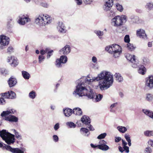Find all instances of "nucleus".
Segmentation results:
<instances>
[{"mask_svg":"<svg viewBox=\"0 0 153 153\" xmlns=\"http://www.w3.org/2000/svg\"><path fill=\"white\" fill-rule=\"evenodd\" d=\"M102 80L100 82L99 86L101 90H104L109 88L113 82V75L111 73L106 71H103L98 74L96 77H94L92 79H88L84 76L82 77L76 82L78 84L76 86V89L73 94L76 96L78 95L79 97L85 96L87 97L88 99L94 98V93L93 90L89 88V91L85 86V83H89L94 81Z\"/></svg>","mask_w":153,"mask_h":153,"instance_id":"f257e3e1","label":"nucleus"},{"mask_svg":"<svg viewBox=\"0 0 153 153\" xmlns=\"http://www.w3.org/2000/svg\"><path fill=\"white\" fill-rule=\"evenodd\" d=\"M52 21L51 18L48 15L44 16V15H39L35 20V22L39 26L45 25L47 24H50Z\"/></svg>","mask_w":153,"mask_h":153,"instance_id":"f03ea898","label":"nucleus"},{"mask_svg":"<svg viewBox=\"0 0 153 153\" xmlns=\"http://www.w3.org/2000/svg\"><path fill=\"white\" fill-rule=\"evenodd\" d=\"M127 21V16L124 15L116 16L112 19V22L114 23V25L115 27L120 26Z\"/></svg>","mask_w":153,"mask_h":153,"instance_id":"7ed1b4c3","label":"nucleus"},{"mask_svg":"<svg viewBox=\"0 0 153 153\" xmlns=\"http://www.w3.org/2000/svg\"><path fill=\"white\" fill-rule=\"evenodd\" d=\"M113 5V0H105V4L103 7L105 11H108L107 13L108 16L112 17L115 15V13L114 12L110 10Z\"/></svg>","mask_w":153,"mask_h":153,"instance_id":"20e7f679","label":"nucleus"},{"mask_svg":"<svg viewBox=\"0 0 153 153\" xmlns=\"http://www.w3.org/2000/svg\"><path fill=\"white\" fill-rule=\"evenodd\" d=\"M81 121L83 124L89 126L88 127L90 131H94L95 130L94 128L91 124V120L88 116L85 115H83L81 117Z\"/></svg>","mask_w":153,"mask_h":153,"instance_id":"39448f33","label":"nucleus"},{"mask_svg":"<svg viewBox=\"0 0 153 153\" xmlns=\"http://www.w3.org/2000/svg\"><path fill=\"white\" fill-rule=\"evenodd\" d=\"M68 61V58L65 55H62L59 58L57 59L55 62V65L58 68H61L62 66V64H65Z\"/></svg>","mask_w":153,"mask_h":153,"instance_id":"423d86ee","label":"nucleus"},{"mask_svg":"<svg viewBox=\"0 0 153 153\" xmlns=\"http://www.w3.org/2000/svg\"><path fill=\"white\" fill-rule=\"evenodd\" d=\"M145 88L149 89H153V75H151L146 78Z\"/></svg>","mask_w":153,"mask_h":153,"instance_id":"0eeeda50","label":"nucleus"},{"mask_svg":"<svg viewBox=\"0 0 153 153\" xmlns=\"http://www.w3.org/2000/svg\"><path fill=\"white\" fill-rule=\"evenodd\" d=\"M99 143L98 149L103 151H106L109 149V147L106 145L107 142L104 140H100Z\"/></svg>","mask_w":153,"mask_h":153,"instance_id":"6e6552de","label":"nucleus"},{"mask_svg":"<svg viewBox=\"0 0 153 153\" xmlns=\"http://www.w3.org/2000/svg\"><path fill=\"white\" fill-rule=\"evenodd\" d=\"M126 59L129 61L131 62L132 63H134L132 65V67L136 68L137 67V64L138 63V61H137L135 59V56L133 55L132 56L129 54H127L126 56Z\"/></svg>","mask_w":153,"mask_h":153,"instance_id":"1a4fd4ad","label":"nucleus"},{"mask_svg":"<svg viewBox=\"0 0 153 153\" xmlns=\"http://www.w3.org/2000/svg\"><path fill=\"white\" fill-rule=\"evenodd\" d=\"M122 141L123 147L120 146L118 147L119 151L121 153H123L125 151V152L127 153H128L129 151V148L128 147L126 146V145L127 144V143L123 139H122Z\"/></svg>","mask_w":153,"mask_h":153,"instance_id":"9d476101","label":"nucleus"},{"mask_svg":"<svg viewBox=\"0 0 153 153\" xmlns=\"http://www.w3.org/2000/svg\"><path fill=\"white\" fill-rule=\"evenodd\" d=\"M19 17L18 22L21 25H24L25 23L30 21V19L28 17L24 15H21L19 16Z\"/></svg>","mask_w":153,"mask_h":153,"instance_id":"9b49d317","label":"nucleus"},{"mask_svg":"<svg viewBox=\"0 0 153 153\" xmlns=\"http://www.w3.org/2000/svg\"><path fill=\"white\" fill-rule=\"evenodd\" d=\"M71 51V48L70 46L67 45L59 51V53L60 54L67 55Z\"/></svg>","mask_w":153,"mask_h":153,"instance_id":"f8f14e48","label":"nucleus"},{"mask_svg":"<svg viewBox=\"0 0 153 153\" xmlns=\"http://www.w3.org/2000/svg\"><path fill=\"white\" fill-rule=\"evenodd\" d=\"M4 117H5L4 118H3V119L11 123H16L18 121V117L12 114H10L8 116H7Z\"/></svg>","mask_w":153,"mask_h":153,"instance_id":"ddd939ff","label":"nucleus"},{"mask_svg":"<svg viewBox=\"0 0 153 153\" xmlns=\"http://www.w3.org/2000/svg\"><path fill=\"white\" fill-rule=\"evenodd\" d=\"M0 148H2L3 150L6 149L13 153L15 151L16 149L14 148H12L10 146L3 143L2 142H0Z\"/></svg>","mask_w":153,"mask_h":153,"instance_id":"4468645a","label":"nucleus"},{"mask_svg":"<svg viewBox=\"0 0 153 153\" xmlns=\"http://www.w3.org/2000/svg\"><path fill=\"white\" fill-rule=\"evenodd\" d=\"M7 61L8 62L12 61V62L10 64L12 66L14 67L17 66L19 63L17 61V58L14 56L8 57Z\"/></svg>","mask_w":153,"mask_h":153,"instance_id":"2eb2a0df","label":"nucleus"},{"mask_svg":"<svg viewBox=\"0 0 153 153\" xmlns=\"http://www.w3.org/2000/svg\"><path fill=\"white\" fill-rule=\"evenodd\" d=\"M136 35L138 37L140 38H146L147 37L145 30L142 29H139L137 30Z\"/></svg>","mask_w":153,"mask_h":153,"instance_id":"dca6fc26","label":"nucleus"},{"mask_svg":"<svg viewBox=\"0 0 153 153\" xmlns=\"http://www.w3.org/2000/svg\"><path fill=\"white\" fill-rule=\"evenodd\" d=\"M57 29L59 32L62 33H64L66 32V27L62 22H59Z\"/></svg>","mask_w":153,"mask_h":153,"instance_id":"f3484780","label":"nucleus"},{"mask_svg":"<svg viewBox=\"0 0 153 153\" xmlns=\"http://www.w3.org/2000/svg\"><path fill=\"white\" fill-rule=\"evenodd\" d=\"M10 39H0V49H3L5 48V46L7 45L9 43Z\"/></svg>","mask_w":153,"mask_h":153,"instance_id":"a211bd4d","label":"nucleus"},{"mask_svg":"<svg viewBox=\"0 0 153 153\" xmlns=\"http://www.w3.org/2000/svg\"><path fill=\"white\" fill-rule=\"evenodd\" d=\"M94 98L91 99L93 101L95 102H98L100 101L103 97V95L101 94H98L94 92Z\"/></svg>","mask_w":153,"mask_h":153,"instance_id":"6ab92c4d","label":"nucleus"},{"mask_svg":"<svg viewBox=\"0 0 153 153\" xmlns=\"http://www.w3.org/2000/svg\"><path fill=\"white\" fill-rule=\"evenodd\" d=\"M10 87L14 86L17 83V80L15 78L10 77L7 81Z\"/></svg>","mask_w":153,"mask_h":153,"instance_id":"aec40b11","label":"nucleus"},{"mask_svg":"<svg viewBox=\"0 0 153 153\" xmlns=\"http://www.w3.org/2000/svg\"><path fill=\"white\" fill-rule=\"evenodd\" d=\"M16 112V111L14 109H11L9 110H7L3 111L1 114V116L2 117H5L8 115H10V114H14Z\"/></svg>","mask_w":153,"mask_h":153,"instance_id":"412c9836","label":"nucleus"},{"mask_svg":"<svg viewBox=\"0 0 153 153\" xmlns=\"http://www.w3.org/2000/svg\"><path fill=\"white\" fill-rule=\"evenodd\" d=\"M63 113L67 117H69L73 113V110L69 108H66L63 109Z\"/></svg>","mask_w":153,"mask_h":153,"instance_id":"4be33fe9","label":"nucleus"},{"mask_svg":"<svg viewBox=\"0 0 153 153\" xmlns=\"http://www.w3.org/2000/svg\"><path fill=\"white\" fill-rule=\"evenodd\" d=\"M73 113L76 115L81 116L82 115V109L80 108L76 107L73 109Z\"/></svg>","mask_w":153,"mask_h":153,"instance_id":"5701e85b","label":"nucleus"},{"mask_svg":"<svg viewBox=\"0 0 153 153\" xmlns=\"http://www.w3.org/2000/svg\"><path fill=\"white\" fill-rule=\"evenodd\" d=\"M13 137L12 138H9L5 139V142L8 145H10L13 144L15 141V139L14 138V135L11 134Z\"/></svg>","mask_w":153,"mask_h":153,"instance_id":"b1692460","label":"nucleus"},{"mask_svg":"<svg viewBox=\"0 0 153 153\" xmlns=\"http://www.w3.org/2000/svg\"><path fill=\"white\" fill-rule=\"evenodd\" d=\"M111 49L112 51H122V49L121 47L118 45L114 44L112 45Z\"/></svg>","mask_w":153,"mask_h":153,"instance_id":"393cba45","label":"nucleus"},{"mask_svg":"<svg viewBox=\"0 0 153 153\" xmlns=\"http://www.w3.org/2000/svg\"><path fill=\"white\" fill-rule=\"evenodd\" d=\"M142 111L146 115L153 119V111L145 109H143Z\"/></svg>","mask_w":153,"mask_h":153,"instance_id":"a878e982","label":"nucleus"},{"mask_svg":"<svg viewBox=\"0 0 153 153\" xmlns=\"http://www.w3.org/2000/svg\"><path fill=\"white\" fill-rule=\"evenodd\" d=\"M8 134H11L6 130L3 129L1 131H0V136L3 140H4L3 137H7Z\"/></svg>","mask_w":153,"mask_h":153,"instance_id":"bb28decb","label":"nucleus"},{"mask_svg":"<svg viewBox=\"0 0 153 153\" xmlns=\"http://www.w3.org/2000/svg\"><path fill=\"white\" fill-rule=\"evenodd\" d=\"M146 71V69L143 65H141L139 67L138 70V72L142 75H144Z\"/></svg>","mask_w":153,"mask_h":153,"instance_id":"cd10ccee","label":"nucleus"},{"mask_svg":"<svg viewBox=\"0 0 153 153\" xmlns=\"http://www.w3.org/2000/svg\"><path fill=\"white\" fill-rule=\"evenodd\" d=\"M114 76L118 82H121L123 81V78L121 76V74L119 73H115Z\"/></svg>","mask_w":153,"mask_h":153,"instance_id":"c85d7f7f","label":"nucleus"},{"mask_svg":"<svg viewBox=\"0 0 153 153\" xmlns=\"http://www.w3.org/2000/svg\"><path fill=\"white\" fill-rule=\"evenodd\" d=\"M22 73L23 77L25 79H28L30 77V75L26 71H23Z\"/></svg>","mask_w":153,"mask_h":153,"instance_id":"c756f323","label":"nucleus"},{"mask_svg":"<svg viewBox=\"0 0 153 153\" xmlns=\"http://www.w3.org/2000/svg\"><path fill=\"white\" fill-rule=\"evenodd\" d=\"M80 131L85 133V136L87 137H88L90 134V132L89 131L88 129L87 128L84 127L80 129Z\"/></svg>","mask_w":153,"mask_h":153,"instance_id":"7c9ffc66","label":"nucleus"},{"mask_svg":"<svg viewBox=\"0 0 153 153\" xmlns=\"http://www.w3.org/2000/svg\"><path fill=\"white\" fill-rule=\"evenodd\" d=\"M117 128L119 132L121 133H124L127 130V128L124 126H119L117 127Z\"/></svg>","mask_w":153,"mask_h":153,"instance_id":"2f4dec72","label":"nucleus"},{"mask_svg":"<svg viewBox=\"0 0 153 153\" xmlns=\"http://www.w3.org/2000/svg\"><path fill=\"white\" fill-rule=\"evenodd\" d=\"M143 64L146 66H148L150 64L149 59L146 57H144L143 59Z\"/></svg>","mask_w":153,"mask_h":153,"instance_id":"473e14b6","label":"nucleus"},{"mask_svg":"<svg viewBox=\"0 0 153 153\" xmlns=\"http://www.w3.org/2000/svg\"><path fill=\"white\" fill-rule=\"evenodd\" d=\"M9 91L4 93H2L0 94V95L1 97L6 99L9 98Z\"/></svg>","mask_w":153,"mask_h":153,"instance_id":"72a5a7b5","label":"nucleus"},{"mask_svg":"<svg viewBox=\"0 0 153 153\" xmlns=\"http://www.w3.org/2000/svg\"><path fill=\"white\" fill-rule=\"evenodd\" d=\"M66 125L70 128H74L76 126V125L72 122H68L66 123Z\"/></svg>","mask_w":153,"mask_h":153,"instance_id":"f704fd0d","label":"nucleus"},{"mask_svg":"<svg viewBox=\"0 0 153 153\" xmlns=\"http://www.w3.org/2000/svg\"><path fill=\"white\" fill-rule=\"evenodd\" d=\"M9 99H14L16 97V95L15 93L13 91H9Z\"/></svg>","mask_w":153,"mask_h":153,"instance_id":"c9c22d12","label":"nucleus"},{"mask_svg":"<svg viewBox=\"0 0 153 153\" xmlns=\"http://www.w3.org/2000/svg\"><path fill=\"white\" fill-rule=\"evenodd\" d=\"M144 134L146 136L150 137L153 136V131L146 130L144 132Z\"/></svg>","mask_w":153,"mask_h":153,"instance_id":"e433bc0d","label":"nucleus"},{"mask_svg":"<svg viewBox=\"0 0 153 153\" xmlns=\"http://www.w3.org/2000/svg\"><path fill=\"white\" fill-rule=\"evenodd\" d=\"M0 72L1 74L4 76H6L9 74L8 71L4 68H0Z\"/></svg>","mask_w":153,"mask_h":153,"instance_id":"4c0bfd02","label":"nucleus"},{"mask_svg":"<svg viewBox=\"0 0 153 153\" xmlns=\"http://www.w3.org/2000/svg\"><path fill=\"white\" fill-rule=\"evenodd\" d=\"M146 8L149 10H151L153 9V3H152L149 2L146 4Z\"/></svg>","mask_w":153,"mask_h":153,"instance_id":"58836bf2","label":"nucleus"},{"mask_svg":"<svg viewBox=\"0 0 153 153\" xmlns=\"http://www.w3.org/2000/svg\"><path fill=\"white\" fill-rule=\"evenodd\" d=\"M36 94L34 91H30L29 93V96L31 99H34L36 96Z\"/></svg>","mask_w":153,"mask_h":153,"instance_id":"ea45409f","label":"nucleus"},{"mask_svg":"<svg viewBox=\"0 0 153 153\" xmlns=\"http://www.w3.org/2000/svg\"><path fill=\"white\" fill-rule=\"evenodd\" d=\"M130 18L132 20L133 22L136 23L139 20V18L137 16H135L134 15L130 16Z\"/></svg>","mask_w":153,"mask_h":153,"instance_id":"a19ab883","label":"nucleus"},{"mask_svg":"<svg viewBox=\"0 0 153 153\" xmlns=\"http://www.w3.org/2000/svg\"><path fill=\"white\" fill-rule=\"evenodd\" d=\"M127 47L129 50L132 51L134 50L136 48V47H134L132 44L128 43L127 45Z\"/></svg>","mask_w":153,"mask_h":153,"instance_id":"79ce46f5","label":"nucleus"},{"mask_svg":"<svg viewBox=\"0 0 153 153\" xmlns=\"http://www.w3.org/2000/svg\"><path fill=\"white\" fill-rule=\"evenodd\" d=\"M146 100L149 101H151L153 100V95L152 94H149L146 95Z\"/></svg>","mask_w":153,"mask_h":153,"instance_id":"37998d69","label":"nucleus"},{"mask_svg":"<svg viewBox=\"0 0 153 153\" xmlns=\"http://www.w3.org/2000/svg\"><path fill=\"white\" fill-rule=\"evenodd\" d=\"M13 130V133L15 134L16 137L19 140H21L22 139V136L19 134L18 132L16 131L14 129Z\"/></svg>","mask_w":153,"mask_h":153,"instance_id":"c03bdc74","label":"nucleus"},{"mask_svg":"<svg viewBox=\"0 0 153 153\" xmlns=\"http://www.w3.org/2000/svg\"><path fill=\"white\" fill-rule=\"evenodd\" d=\"M94 32L98 36H102L103 35V32L99 30H95L94 31Z\"/></svg>","mask_w":153,"mask_h":153,"instance_id":"a18cd8bd","label":"nucleus"},{"mask_svg":"<svg viewBox=\"0 0 153 153\" xmlns=\"http://www.w3.org/2000/svg\"><path fill=\"white\" fill-rule=\"evenodd\" d=\"M106 135L107 134L106 133H102L98 136L97 138L98 139L101 140V139L104 138Z\"/></svg>","mask_w":153,"mask_h":153,"instance_id":"49530a36","label":"nucleus"},{"mask_svg":"<svg viewBox=\"0 0 153 153\" xmlns=\"http://www.w3.org/2000/svg\"><path fill=\"white\" fill-rule=\"evenodd\" d=\"M113 53V56L116 58L119 56L120 54L121 53L122 51H112Z\"/></svg>","mask_w":153,"mask_h":153,"instance_id":"de8ad7c7","label":"nucleus"},{"mask_svg":"<svg viewBox=\"0 0 153 153\" xmlns=\"http://www.w3.org/2000/svg\"><path fill=\"white\" fill-rule=\"evenodd\" d=\"M116 7L117 10L122 12L123 10V8L122 5L118 3H117L116 4Z\"/></svg>","mask_w":153,"mask_h":153,"instance_id":"09e8293b","label":"nucleus"},{"mask_svg":"<svg viewBox=\"0 0 153 153\" xmlns=\"http://www.w3.org/2000/svg\"><path fill=\"white\" fill-rule=\"evenodd\" d=\"M16 149L15 150V151L14 152H13V153H24V151H23V148H22H22H21V149L19 148H14Z\"/></svg>","mask_w":153,"mask_h":153,"instance_id":"8fccbe9b","label":"nucleus"},{"mask_svg":"<svg viewBox=\"0 0 153 153\" xmlns=\"http://www.w3.org/2000/svg\"><path fill=\"white\" fill-rule=\"evenodd\" d=\"M127 31V27L126 26L121 27H120L119 32L121 33L125 32Z\"/></svg>","mask_w":153,"mask_h":153,"instance_id":"3c124183","label":"nucleus"},{"mask_svg":"<svg viewBox=\"0 0 153 153\" xmlns=\"http://www.w3.org/2000/svg\"><path fill=\"white\" fill-rule=\"evenodd\" d=\"M45 57L43 55H39L38 57L39 62L40 63L42 62L45 59Z\"/></svg>","mask_w":153,"mask_h":153,"instance_id":"603ef678","label":"nucleus"},{"mask_svg":"<svg viewBox=\"0 0 153 153\" xmlns=\"http://www.w3.org/2000/svg\"><path fill=\"white\" fill-rule=\"evenodd\" d=\"M145 153H151L152 152V149L149 147H146L144 151Z\"/></svg>","mask_w":153,"mask_h":153,"instance_id":"864d4df0","label":"nucleus"},{"mask_svg":"<svg viewBox=\"0 0 153 153\" xmlns=\"http://www.w3.org/2000/svg\"><path fill=\"white\" fill-rule=\"evenodd\" d=\"M53 52V50H51V51H49L47 53V58H49L52 55V53Z\"/></svg>","mask_w":153,"mask_h":153,"instance_id":"5fc2aeb1","label":"nucleus"},{"mask_svg":"<svg viewBox=\"0 0 153 153\" xmlns=\"http://www.w3.org/2000/svg\"><path fill=\"white\" fill-rule=\"evenodd\" d=\"M124 137L126 139V140L128 142L131 141L130 139V136L127 134H126L124 135Z\"/></svg>","mask_w":153,"mask_h":153,"instance_id":"6e6d98bb","label":"nucleus"},{"mask_svg":"<svg viewBox=\"0 0 153 153\" xmlns=\"http://www.w3.org/2000/svg\"><path fill=\"white\" fill-rule=\"evenodd\" d=\"M5 100L3 97L0 98V104L1 105H4L5 104Z\"/></svg>","mask_w":153,"mask_h":153,"instance_id":"4d7b16f0","label":"nucleus"},{"mask_svg":"<svg viewBox=\"0 0 153 153\" xmlns=\"http://www.w3.org/2000/svg\"><path fill=\"white\" fill-rule=\"evenodd\" d=\"M53 141L55 142H57L59 141V137L57 135H54L53 136Z\"/></svg>","mask_w":153,"mask_h":153,"instance_id":"13d9d810","label":"nucleus"},{"mask_svg":"<svg viewBox=\"0 0 153 153\" xmlns=\"http://www.w3.org/2000/svg\"><path fill=\"white\" fill-rule=\"evenodd\" d=\"M112 46V45H111V46H106L105 48V50L106 51H108V52L110 53H111L112 52L111 51V50L109 51V50L110 48L111 49Z\"/></svg>","mask_w":153,"mask_h":153,"instance_id":"bf43d9fd","label":"nucleus"},{"mask_svg":"<svg viewBox=\"0 0 153 153\" xmlns=\"http://www.w3.org/2000/svg\"><path fill=\"white\" fill-rule=\"evenodd\" d=\"M59 123H56L54 126V129L55 131L57 130L59 128Z\"/></svg>","mask_w":153,"mask_h":153,"instance_id":"052dcab7","label":"nucleus"},{"mask_svg":"<svg viewBox=\"0 0 153 153\" xmlns=\"http://www.w3.org/2000/svg\"><path fill=\"white\" fill-rule=\"evenodd\" d=\"M122 140L121 138L120 137H116L115 138V142L118 143Z\"/></svg>","mask_w":153,"mask_h":153,"instance_id":"680f3d73","label":"nucleus"},{"mask_svg":"<svg viewBox=\"0 0 153 153\" xmlns=\"http://www.w3.org/2000/svg\"><path fill=\"white\" fill-rule=\"evenodd\" d=\"M13 50V48L12 47H9L7 49V52L8 53H10Z\"/></svg>","mask_w":153,"mask_h":153,"instance_id":"e2e57ef3","label":"nucleus"},{"mask_svg":"<svg viewBox=\"0 0 153 153\" xmlns=\"http://www.w3.org/2000/svg\"><path fill=\"white\" fill-rule=\"evenodd\" d=\"M77 4L78 5H81L82 4V0H74Z\"/></svg>","mask_w":153,"mask_h":153,"instance_id":"0e129e2a","label":"nucleus"},{"mask_svg":"<svg viewBox=\"0 0 153 153\" xmlns=\"http://www.w3.org/2000/svg\"><path fill=\"white\" fill-rule=\"evenodd\" d=\"M83 1L85 4H90L92 1V0H83Z\"/></svg>","mask_w":153,"mask_h":153,"instance_id":"69168bd1","label":"nucleus"},{"mask_svg":"<svg viewBox=\"0 0 153 153\" xmlns=\"http://www.w3.org/2000/svg\"><path fill=\"white\" fill-rule=\"evenodd\" d=\"M92 61L94 63H97V58L95 56H93V57H92Z\"/></svg>","mask_w":153,"mask_h":153,"instance_id":"338daca9","label":"nucleus"},{"mask_svg":"<svg viewBox=\"0 0 153 153\" xmlns=\"http://www.w3.org/2000/svg\"><path fill=\"white\" fill-rule=\"evenodd\" d=\"M148 144L151 146L153 147V140H150L148 141Z\"/></svg>","mask_w":153,"mask_h":153,"instance_id":"774afa93","label":"nucleus"}]
</instances>
